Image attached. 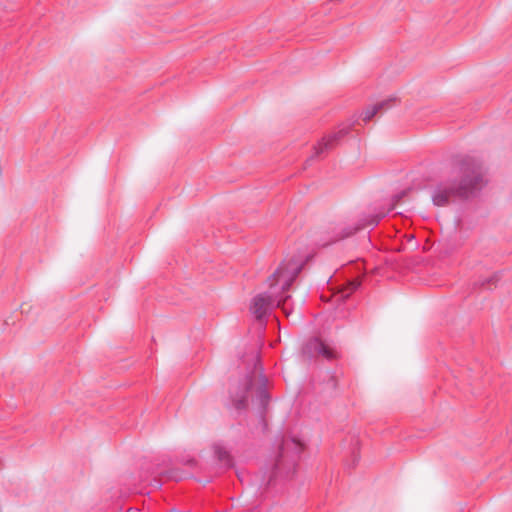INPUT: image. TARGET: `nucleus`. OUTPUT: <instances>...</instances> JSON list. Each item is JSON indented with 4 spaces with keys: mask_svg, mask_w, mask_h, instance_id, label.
Here are the masks:
<instances>
[{
    "mask_svg": "<svg viewBox=\"0 0 512 512\" xmlns=\"http://www.w3.org/2000/svg\"><path fill=\"white\" fill-rule=\"evenodd\" d=\"M395 101L394 98H388L385 100H382L373 106L367 108L363 113V121L368 122L370 121L378 112L385 111L392 107L393 102Z\"/></svg>",
    "mask_w": 512,
    "mask_h": 512,
    "instance_id": "6e6552de",
    "label": "nucleus"
},
{
    "mask_svg": "<svg viewBox=\"0 0 512 512\" xmlns=\"http://www.w3.org/2000/svg\"><path fill=\"white\" fill-rule=\"evenodd\" d=\"M277 296L282 299L281 304L284 303L286 299H288V296H285V298H283L281 295Z\"/></svg>",
    "mask_w": 512,
    "mask_h": 512,
    "instance_id": "f8f14e48",
    "label": "nucleus"
},
{
    "mask_svg": "<svg viewBox=\"0 0 512 512\" xmlns=\"http://www.w3.org/2000/svg\"><path fill=\"white\" fill-rule=\"evenodd\" d=\"M485 184L481 164L473 158L464 157L455 161L449 177L433 188L432 202L443 207L456 200H468L475 197Z\"/></svg>",
    "mask_w": 512,
    "mask_h": 512,
    "instance_id": "f257e3e1",
    "label": "nucleus"
},
{
    "mask_svg": "<svg viewBox=\"0 0 512 512\" xmlns=\"http://www.w3.org/2000/svg\"><path fill=\"white\" fill-rule=\"evenodd\" d=\"M360 283L358 281H354L351 283V292L352 291H355L356 289H358Z\"/></svg>",
    "mask_w": 512,
    "mask_h": 512,
    "instance_id": "9b49d317",
    "label": "nucleus"
},
{
    "mask_svg": "<svg viewBox=\"0 0 512 512\" xmlns=\"http://www.w3.org/2000/svg\"><path fill=\"white\" fill-rule=\"evenodd\" d=\"M303 354L308 357H313L314 355H321L323 358L327 360H334L339 357V353L337 350L332 348L327 343L323 342L318 337H313L309 339L302 348Z\"/></svg>",
    "mask_w": 512,
    "mask_h": 512,
    "instance_id": "423d86ee",
    "label": "nucleus"
},
{
    "mask_svg": "<svg viewBox=\"0 0 512 512\" xmlns=\"http://www.w3.org/2000/svg\"><path fill=\"white\" fill-rule=\"evenodd\" d=\"M215 455L218 460L226 467L232 466V458L229 453L221 446H215Z\"/></svg>",
    "mask_w": 512,
    "mask_h": 512,
    "instance_id": "1a4fd4ad",
    "label": "nucleus"
},
{
    "mask_svg": "<svg viewBox=\"0 0 512 512\" xmlns=\"http://www.w3.org/2000/svg\"><path fill=\"white\" fill-rule=\"evenodd\" d=\"M496 280V275L495 276H492V277H488V278H485V280L483 282H481V285L484 286L486 283H490L492 281H495Z\"/></svg>",
    "mask_w": 512,
    "mask_h": 512,
    "instance_id": "9d476101",
    "label": "nucleus"
},
{
    "mask_svg": "<svg viewBox=\"0 0 512 512\" xmlns=\"http://www.w3.org/2000/svg\"><path fill=\"white\" fill-rule=\"evenodd\" d=\"M349 133V127L344 126L338 129V131L331 133L323 137L313 148L314 152L308 161L313 160L316 157L321 156L325 152L333 149L338 142Z\"/></svg>",
    "mask_w": 512,
    "mask_h": 512,
    "instance_id": "0eeeda50",
    "label": "nucleus"
},
{
    "mask_svg": "<svg viewBox=\"0 0 512 512\" xmlns=\"http://www.w3.org/2000/svg\"><path fill=\"white\" fill-rule=\"evenodd\" d=\"M268 379L263 373V367L255 364L252 373L246 375L236 387L230 390L232 407L237 411L245 410L249 399L252 398L261 412L267 408L270 395L268 393Z\"/></svg>",
    "mask_w": 512,
    "mask_h": 512,
    "instance_id": "7ed1b4c3",
    "label": "nucleus"
},
{
    "mask_svg": "<svg viewBox=\"0 0 512 512\" xmlns=\"http://www.w3.org/2000/svg\"><path fill=\"white\" fill-rule=\"evenodd\" d=\"M303 446L294 438L283 439L271 462L269 483L279 479L291 478L297 467Z\"/></svg>",
    "mask_w": 512,
    "mask_h": 512,
    "instance_id": "39448f33",
    "label": "nucleus"
},
{
    "mask_svg": "<svg viewBox=\"0 0 512 512\" xmlns=\"http://www.w3.org/2000/svg\"><path fill=\"white\" fill-rule=\"evenodd\" d=\"M301 269L302 264H295L291 270H289L286 265H281L270 277V279H273V282L270 284V289H273L279 278L285 277L281 289L282 291L288 290L292 282L300 273ZM281 301V298L274 296V292L272 290L257 294L251 301L250 312L257 320H262L269 314L274 306L279 307L281 305Z\"/></svg>",
    "mask_w": 512,
    "mask_h": 512,
    "instance_id": "20e7f679",
    "label": "nucleus"
},
{
    "mask_svg": "<svg viewBox=\"0 0 512 512\" xmlns=\"http://www.w3.org/2000/svg\"><path fill=\"white\" fill-rule=\"evenodd\" d=\"M406 194L403 191L401 194L395 195L393 198V205L389 210L379 211L377 213L363 214L359 219L352 220L348 218H338L334 221L329 222L320 234V245L328 246L344 240L354 235L357 231L370 227L373 229L378 225L381 219H383L390 210L394 209L397 201Z\"/></svg>",
    "mask_w": 512,
    "mask_h": 512,
    "instance_id": "f03ea898",
    "label": "nucleus"
}]
</instances>
